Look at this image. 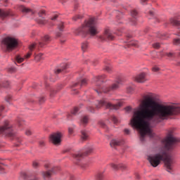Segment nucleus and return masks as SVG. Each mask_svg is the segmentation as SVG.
<instances>
[{"label": "nucleus", "instance_id": "9b49d317", "mask_svg": "<svg viewBox=\"0 0 180 180\" xmlns=\"http://www.w3.org/2000/svg\"><path fill=\"white\" fill-rule=\"evenodd\" d=\"M99 39L103 41L105 40H113L115 37L113 36L112 31H110L109 29H105L103 35L100 36Z\"/></svg>", "mask_w": 180, "mask_h": 180}, {"label": "nucleus", "instance_id": "8fccbe9b", "mask_svg": "<svg viewBox=\"0 0 180 180\" xmlns=\"http://www.w3.org/2000/svg\"><path fill=\"white\" fill-rule=\"evenodd\" d=\"M58 18V15L55 14L53 17L51 18V20H56Z\"/></svg>", "mask_w": 180, "mask_h": 180}, {"label": "nucleus", "instance_id": "20e7f679", "mask_svg": "<svg viewBox=\"0 0 180 180\" xmlns=\"http://www.w3.org/2000/svg\"><path fill=\"white\" fill-rule=\"evenodd\" d=\"M75 34L78 36H86L89 34L90 36H96L99 33V30L96 27V18H91L88 21H86L84 25L82 27L77 29L75 31Z\"/></svg>", "mask_w": 180, "mask_h": 180}, {"label": "nucleus", "instance_id": "dca6fc26", "mask_svg": "<svg viewBox=\"0 0 180 180\" xmlns=\"http://www.w3.org/2000/svg\"><path fill=\"white\" fill-rule=\"evenodd\" d=\"M67 68H68V64L67 63H63L61 66L60 68L57 69L56 70H55V74L57 75L58 74H64L65 72H67Z\"/></svg>", "mask_w": 180, "mask_h": 180}, {"label": "nucleus", "instance_id": "0eeeda50", "mask_svg": "<svg viewBox=\"0 0 180 180\" xmlns=\"http://www.w3.org/2000/svg\"><path fill=\"white\" fill-rule=\"evenodd\" d=\"M0 134L8 136L9 137H12L15 134L13 127L9 121H5L4 125L0 127Z\"/></svg>", "mask_w": 180, "mask_h": 180}, {"label": "nucleus", "instance_id": "680f3d73", "mask_svg": "<svg viewBox=\"0 0 180 180\" xmlns=\"http://www.w3.org/2000/svg\"><path fill=\"white\" fill-rule=\"evenodd\" d=\"M117 13V18H119V16H121L122 15V13L119 11Z\"/></svg>", "mask_w": 180, "mask_h": 180}, {"label": "nucleus", "instance_id": "9d476101", "mask_svg": "<svg viewBox=\"0 0 180 180\" xmlns=\"http://www.w3.org/2000/svg\"><path fill=\"white\" fill-rule=\"evenodd\" d=\"M61 133L60 132L53 133L50 136L49 140L55 146H58L61 143Z\"/></svg>", "mask_w": 180, "mask_h": 180}, {"label": "nucleus", "instance_id": "423d86ee", "mask_svg": "<svg viewBox=\"0 0 180 180\" xmlns=\"http://www.w3.org/2000/svg\"><path fill=\"white\" fill-rule=\"evenodd\" d=\"M1 44L6 47V50L11 51L18 47L19 41L13 37H6L2 40Z\"/></svg>", "mask_w": 180, "mask_h": 180}, {"label": "nucleus", "instance_id": "3c124183", "mask_svg": "<svg viewBox=\"0 0 180 180\" xmlns=\"http://www.w3.org/2000/svg\"><path fill=\"white\" fill-rule=\"evenodd\" d=\"M100 125L101 127H106V124H105L103 122H100Z\"/></svg>", "mask_w": 180, "mask_h": 180}, {"label": "nucleus", "instance_id": "864d4df0", "mask_svg": "<svg viewBox=\"0 0 180 180\" xmlns=\"http://www.w3.org/2000/svg\"><path fill=\"white\" fill-rule=\"evenodd\" d=\"M17 122H18V126H22V120L18 119L17 120Z\"/></svg>", "mask_w": 180, "mask_h": 180}, {"label": "nucleus", "instance_id": "cd10ccee", "mask_svg": "<svg viewBox=\"0 0 180 180\" xmlns=\"http://www.w3.org/2000/svg\"><path fill=\"white\" fill-rule=\"evenodd\" d=\"M37 22L39 25L47 24V20L44 19V18L38 19Z\"/></svg>", "mask_w": 180, "mask_h": 180}, {"label": "nucleus", "instance_id": "bb28decb", "mask_svg": "<svg viewBox=\"0 0 180 180\" xmlns=\"http://www.w3.org/2000/svg\"><path fill=\"white\" fill-rule=\"evenodd\" d=\"M130 46H133L134 47H139V42L136 41H131L128 44V46L130 47Z\"/></svg>", "mask_w": 180, "mask_h": 180}, {"label": "nucleus", "instance_id": "7c9ffc66", "mask_svg": "<svg viewBox=\"0 0 180 180\" xmlns=\"http://www.w3.org/2000/svg\"><path fill=\"white\" fill-rule=\"evenodd\" d=\"M25 58L20 57V56H17L15 57V61H17V63H18L19 64H20V63H23Z\"/></svg>", "mask_w": 180, "mask_h": 180}, {"label": "nucleus", "instance_id": "603ef678", "mask_svg": "<svg viewBox=\"0 0 180 180\" xmlns=\"http://www.w3.org/2000/svg\"><path fill=\"white\" fill-rule=\"evenodd\" d=\"M45 99L44 97H41L39 98V103H43V102H44Z\"/></svg>", "mask_w": 180, "mask_h": 180}, {"label": "nucleus", "instance_id": "4c0bfd02", "mask_svg": "<svg viewBox=\"0 0 180 180\" xmlns=\"http://www.w3.org/2000/svg\"><path fill=\"white\" fill-rule=\"evenodd\" d=\"M153 49H160V43L156 42V43L153 44Z\"/></svg>", "mask_w": 180, "mask_h": 180}, {"label": "nucleus", "instance_id": "de8ad7c7", "mask_svg": "<svg viewBox=\"0 0 180 180\" xmlns=\"http://www.w3.org/2000/svg\"><path fill=\"white\" fill-rule=\"evenodd\" d=\"M3 86H4V88H8V86H9V82H5V84L3 85Z\"/></svg>", "mask_w": 180, "mask_h": 180}, {"label": "nucleus", "instance_id": "58836bf2", "mask_svg": "<svg viewBox=\"0 0 180 180\" xmlns=\"http://www.w3.org/2000/svg\"><path fill=\"white\" fill-rule=\"evenodd\" d=\"M105 70L107 71V72H112V68H110V66H106Z\"/></svg>", "mask_w": 180, "mask_h": 180}, {"label": "nucleus", "instance_id": "2f4dec72", "mask_svg": "<svg viewBox=\"0 0 180 180\" xmlns=\"http://www.w3.org/2000/svg\"><path fill=\"white\" fill-rule=\"evenodd\" d=\"M58 29L60 31L63 32L64 29V22H60V24L58 25Z\"/></svg>", "mask_w": 180, "mask_h": 180}, {"label": "nucleus", "instance_id": "f704fd0d", "mask_svg": "<svg viewBox=\"0 0 180 180\" xmlns=\"http://www.w3.org/2000/svg\"><path fill=\"white\" fill-rule=\"evenodd\" d=\"M32 167L34 168H38V167H39V162L34 161L33 163H32Z\"/></svg>", "mask_w": 180, "mask_h": 180}, {"label": "nucleus", "instance_id": "c9c22d12", "mask_svg": "<svg viewBox=\"0 0 180 180\" xmlns=\"http://www.w3.org/2000/svg\"><path fill=\"white\" fill-rule=\"evenodd\" d=\"M87 110H89V112H91V113H94V112H95V108L92 106H89L87 108Z\"/></svg>", "mask_w": 180, "mask_h": 180}, {"label": "nucleus", "instance_id": "052dcab7", "mask_svg": "<svg viewBox=\"0 0 180 180\" xmlns=\"http://www.w3.org/2000/svg\"><path fill=\"white\" fill-rule=\"evenodd\" d=\"M146 2H147V0H141V3L142 4V5H144Z\"/></svg>", "mask_w": 180, "mask_h": 180}, {"label": "nucleus", "instance_id": "09e8293b", "mask_svg": "<svg viewBox=\"0 0 180 180\" xmlns=\"http://www.w3.org/2000/svg\"><path fill=\"white\" fill-rule=\"evenodd\" d=\"M124 133H125L126 134H130V130L129 129H125L124 130Z\"/></svg>", "mask_w": 180, "mask_h": 180}, {"label": "nucleus", "instance_id": "b1692460", "mask_svg": "<svg viewBox=\"0 0 180 180\" xmlns=\"http://www.w3.org/2000/svg\"><path fill=\"white\" fill-rule=\"evenodd\" d=\"M110 120L113 122L114 124H117L118 123H120V120H119V119H117V117H116L115 115L110 117Z\"/></svg>", "mask_w": 180, "mask_h": 180}, {"label": "nucleus", "instance_id": "c756f323", "mask_svg": "<svg viewBox=\"0 0 180 180\" xmlns=\"http://www.w3.org/2000/svg\"><path fill=\"white\" fill-rule=\"evenodd\" d=\"M134 91V86H128L127 87V92L128 94H132V92Z\"/></svg>", "mask_w": 180, "mask_h": 180}, {"label": "nucleus", "instance_id": "5fc2aeb1", "mask_svg": "<svg viewBox=\"0 0 180 180\" xmlns=\"http://www.w3.org/2000/svg\"><path fill=\"white\" fill-rule=\"evenodd\" d=\"M135 178L136 179H140V174L139 173L135 174Z\"/></svg>", "mask_w": 180, "mask_h": 180}, {"label": "nucleus", "instance_id": "473e14b6", "mask_svg": "<svg viewBox=\"0 0 180 180\" xmlns=\"http://www.w3.org/2000/svg\"><path fill=\"white\" fill-rule=\"evenodd\" d=\"M97 180H103V173H98L97 174Z\"/></svg>", "mask_w": 180, "mask_h": 180}, {"label": "nucleus", "instance_id": "6e6552de", "mask_svg": "<svg viewBox=\"0 0 180 180\" xmlns=\"http://www.w3.org/2000/svg\"><path fill=\"white\" fill-rule=\"evenodd\" d=\"M85 152L84 153H79L74 155V158L76 161H79L84 158V157H86L89 154H91L92 151H94V147L91 145H88L85 146Z\"/></svg>", "mask_w": 180, "mask_h": 180}, {"label": "nucleus", "instance_id": "e2e57ef3", "mask_svg": "<svg viewBox=\"0 0 180 180\" xmlns=\"http://www.w3.org/2000/svg\"><path fill=\"white\" fill-rule=\"evenodd\" d=\"M149 14L153 16V15H154V12H153L152 11H149Z\"/></svg>", "mask_w": 180, "mask_h": 180}, {"label": "nucleus", "instance_id": "49530a36", "mask_svg": "<svg viewBox=\"0 0 180 180\" xmlns=\"http://www.w3.org/2000/svg\"><path fill=\"white\" fill-rule=\"evenodd\" d=\"M68 132H69V134H72V133H74V129L69 127Z\"/></svg>", "mask_w": 180, "mask_h": 180}, {"label": "nucleus", "instance_id": "aec40b11", "mask_svg": "<svg viewBox=\"0 0 180 180\" xmlns=\"http://www.w3.org/2000/svg\"><path fill=\"white\" fill-rule=\"evenodd\" d=\"M81 138L83 140H87L89 138V133L86 130L81 131Z\"/></svg>", "mask_w": 180, "mask_h": 180}, {"label": "nucleus", "instance_id": "37998d69", "mask_svg": "<svg viewBox=\"0 0 180 180\" xmlns=\"http://www.w3.org/2000/svg\"><path fill=\"white\" fill-rule=\"evenodd\" d=\"M81 18H82V16L78 15H76L75 17H73V20H75V22L77 20V19H81Z\"/></svg>", "mask_w": 180, "mask_h": 180}, {"label": "nucleus", "instance_id": "4d7b16f0", "mask_svg": "<svg viewBox=\"0 0 180 180\" xmlns=\"http://www.w3.org/2000/svg\"><path fill=\"white\" fill-rule=\"evenodd\" d=\"M30 56H32V53H28L26 56H25V58H30Z\"/></svg>", "mask_w": 180, "mask_h": 180}, {"label": "nucleus", "instance_id": "412c9836", "mask_svg": "<svg viewBox=\"0 0 180 180\" xmlns=\"http://www.w3.org/2000/svg\"><path fill=\"white\" fill-rule=\"evenodd\" d=\"M78 84H79L80 86H85V85H86V84H88V81L86 80V79H82L79 82L75 83L73 86H77V85H78Z\"/></svg>", "mask_w": 180, "mask_h": 180}, {"label": "nucleus", "instance_id": "a211bd4d", "mask_svg": "<svg viewBox=\"0 0 180 180\" xmlns=\"http://www.w3.org/2000/svg\"><path fill=\"white\" fill-rule=\"evenodd\" d=\"M110 166L115 171H117V169H126V165H124L123 164L116 165L114 163H110Z\"/></svg>", "mask_w": 180, "mask_h": 180}, {"label": "nucleus", "instance_id": "a18cd8bd", "mask_svg": "<svg viewBox=\"0 0 180 180\" xmlns=\"http://www.w3.org/2000/svg\"><path fill=\"white\" fill-rule=\"evenodd\" d=\"M25 134H26V136H30L32 134V131H30V129H27L25 131Z\"/></svg>", "mask_w": 180, "mask_h": 180}, {"label": "nucleus", "instance_id": "69168bd1", "mask_svg": "<svg viewBox=\"0 0 180 180\" xmlns=\"http://www.w3.org/2000/svg\"><path fill=\"white\" fill-rule=\"evenodd\" d=\"M78 8V4H75V9H77Z\"/></svg>", "mask_w": 180, "mask_h": 180}, {"label": "nucleus", "instance_id": "338daca9", "mask_svg": "<svg viewBox=\"0 0 180 180\" xmlns=\"http://www.w3.org/2000/svg\"><path fill=\"white\" fill-rule=\"evenodd\" d=\"M18 143H20V141H22V140H20V139H18Z\"/></svg>", "mask_w": 180, "mask_h": 180}, {"label": "nucleus", "instance_id": "a19ab883", "mask_svg": "<svg viewBox=\"0 0 180 180\" xmlns=\"http://www.w3.org/2000/svg\"><path fill=\"white\" fill-rule=\"evenodd\" d=\"M77 113H78V108H75L72 110V115H76Z\"/></svg>", "mask_w": 180, "mask_h": 180}, {"label": "nucleus", "instance_id": "5701e85b", "mask_svg": "<svg viewBox=\"0 0 180 180\" xmlns=\"http://www.w3.org/2000/svg\"><path fill=\"white\" fill-rule=\"evenodd\" d=\"M161 56H167V57L169 58H175V53H174L172 52L162 53Z\"/></svg>", "mask_w": 180, "mask_h": 180}, {"label": "nucleus", "instance_id": "4be33fe9", "mask_svg": "<svg viewBox=\"0 0 180 180\" xmlns=\"http://www.w3.org/2000/svg\"><path fill=\"white\" fill-rule=\"evenodd\" d=\"M34 60L37 63L41 61V60H43V53H39V54L34 53Z\"/></svg>", "mask_w": 180, "mask_h": 180}, {"label": "nucleus", "instance_id": "ddd939ff", "mask_svg": "<svg viewBox=\"0 0 180 180\" xmlns=\"http://www.w3.org/2000/svg\"><path fill=\"white\" fill-rule=\"evenodd\" d=\"M8 16H13V13L11 11H5L0 9V19L1 20H5Z\"/></svg>", "mask_w": 180, "mask_h": 180}, {"label": "nucleus", "instance_id": "0e129e2a", "mask_svg": "<svg viewBox=\"0 0 180 180\" xmlns=\"http://www.w3.org/2000/svg\"><path fill=\"white\" fill-rule=\"evenodd\" d=\"M56 36H57V37H60V36H61V33H60V32L57 33Z\"/></svg>", "mask_w": 180, "mask_h": 180}, {"label": "nucleus", "instance_id": "f257e3e1", "mask_svg": "<svg viewBox=\"0 0 180 180\" xmlns=\"http://www.w3.org/2000/svg\"><path fill=\"white\" fill-rule=\"evenodd\" d=\"M178 113H180V105L160 104L154 100V95L150 93V97H146L139 108L134 111L130 123L132 127L139 130L141 141H144L146 136L154 137L155 134L150 128V123L158 124Z\"/></svg>", "mask_w": 180, "mask_h": 180}, {"label": "nucleus", "instance_id": "7ed1b4c3", "mask_svg": "<svg viewBox=\"0 0 180 180\" xmlns=\"http://www.w3.org/2000/svg\"><path fill=\"white\" fill-rule=\"evenodd\" d=\"M105 78L106 76L105 75H99L94 78V81L95 83H93L95 85L96 89L95 91L99 95L101 92H104V94H108V92H110V91H116L120 88L121 85H123L122 82V79H119L115 81L110 87L103 88L102 87V84L105 82Z\"/></svg>", "mask_w": 180, "mask_h": 180}, {"label": "nucleus", "instance_id": "f3484780", "mask_svg": "<svg viewBox=\"0 0 180 180\" xmlns=\"http://www.w3.org/2000/svg\"><path fill=\"white\" fill-rule=\"evenodd\" d=\"M131 16L132 19H129L130 25H136L137 22V11L136 10H132L131 11Z\"/></svg>", "mask_w": 180, "mask_h": 180}, {"label": "nucleus", "instance_id": "bf43d9fd", "mask_svg": "<svg viewBox=\"0 0 180 180\" xmlns=\"http://www.w3.org/2000/svg\"><path fill=\"white\" fill-rule=\"evenodd\" d=\"M4 109H5V108L4 107V105H0V112H2L4 110Z\"/></svg>", "mask_w": 180, "mask_h": 180}, {"label": "nucleus", "instance_id": "c03bdc74", "mask_svg": "<svg viewBox=\"0 0 180 180\" xmlns=\"http://www.w3.org/2000/svg\"><path fill=\"white\" fill-rule=\"evenodd\" d=\"M15 71H16V69L15 68H8V72H15Z\"/></svg>", "mask_w": 180, "mask_h": 180}, {"label": "nucleus", "instance_id": "39448f33", "mask_svg": "<svg viewBox=\"0 0 180 180\" xmlns=\"http://www.w3.org/2000/svg\"><path fill=\"white\" fill-rule=\"evenodd\" d=\"M123 105V103L122 101H118L117 104H113L109 101L107 98H103L100 101H98V105H96L97 109H99V108H102V106H104V108H106V109H110L111 110H117L119 108H120Z\"/></svg>", "mask_w": 180, "mask_h": 180}, {"label": "nucleus", "instance_id": "1a4fd4ad", "mask_svg": "<svg viewBox=\"0 0 180 180\" xmlns=\"http://www.w3.org/2000/svg\"><path fill=\"white\" fill-rule=\"evenodd\" d=\"M48 43H50V37L49 35H46L41 40V41H39V44H32L30 46V51H33V50H37V49L42 48Z\"/></svg>", "mask_w": 180, "mask_h": 180}, {"label": "nucleus", "instance_id": "f03ea898", "mask_svg": "<svg viewBox=\"0 0 180 180\" xmlns=\"http://www.w3.org/2000/svg\"><path fill=\"white\" fill-rule=\"evenodd\" d=\"M178 143H180V139L175 138L172 135H169L163 139V147L161 148L160 151L158 153L148 156V160L150 165L154 168H156L158 165L161 164V161H165V165L168 172L172 171L174 161L172 160V158L168 156L167 151H172V150L176 147Z\"/></svg>", "mask_w": 180, "mask_h": 180}, {"label": "nucleus", "instance_id": "13d9d810", "mask_svg": "<svg viewBox=\"0 0 180 180\" xmlns=\"http://www.w3.org/2000/svg\"><path fill=\"white\" fill-rule=\"evenodd\" d=\"M125 110H127V112H130V110H131V107H127Z\"/></svg>", "mask_w": 180, "mask_h": 180}, {"label": "nucleus", "instance_id": "c85d7f7f", "mask_svg": "<svg viewBox=\"0 0 180 180\" xmlns=\"http://www.w3.org/2000/svg\"><path fill=\"white\" fill-rule=\"evenodd\" d=\"M88 49V42L85 41L82 44V51H86Z\"/></svg>", "mask_w": 180, "mask_h": 180}, {"label": "nucleus", "instance_id": "e433bc0d", "mask_svg": "<svg viewBox=\"0 0 180 180\" xmlns=\"http://www.w3.org/2000/svg\"><path fill=\"white\" fill-rule=\"evenodd\" d=\"M45 15H46V11H41L39 13V18H43V16H44Z\"/></svg>", "mask_w": 180, "mask_h": 180}, {"label": "nucleus", "instance_id": "ea45409f", "mask_svg": "<svg viewBox=\"0 0 180 180\" xmlns=\"http://www.w3.org/2000/svg\"><path fill=\"white\" fill-rule=\"evenodd\" d=\"M152 71H153V72H158V71H160V68L158 67L155 66L152 68Z\"/></svg>", "mask_w": 180, "mask_h": 180}, {"label": "nucleus", "instance_id": "72a5a7b5", "mask_svg": "<svg viewBox=\"0 0 180 180\" xmlns=\"http://www.w3.org/2000/svg\"><path fill=\"white\" fill-rule=\"evenodd\" d=\"M173 43L175 46H180V39H174Z\"/></svg>", "mask_w": 180, "mask_h": 180}, {"label": "nucleus", "instance_id": "a878e982", "mask_svg": "<svg viewBox=\"0 0 180 180\" xmlns=\"http://www.w3.org/2000/svg\"><path fill=\"white\" fill-rule=\"evenodd\" d=\"M89 120V119L88 118L87 116H84L82 119H81V123L82 124H86L88 123V121Z\"/></svg>", "mask_w": 180, "mask_h": 180}, {"label": "nucleus", "instance_id": "2eb2a0df", "mask_svg": "<svg viewBox=\"0 0 180 180\" xmlns=\"http://www.w3.org/2000/svg\"><path fill=\"white\" fill-rule=\"evenodd\" d=\"M134 80L136 82L143 83L147 81V77H146V73H141L136 76Z\"/></svg>", "mask_w": 180, "mask_h": 180}, {"label": "nucleus", "instance_id": "f8f14e48", "mask_svg": "<svg viewBox=\"0 0 180 180\" xmlns=\"http://www.w3.org/2000/svg\"><path fill=\"white\" fill-rule=\"evenodd\" d=\"M18 11L22 12V13H24V14L29 13L30 15H34V11H32V9H30L23 5H18Z\"/></svg>", "mask_w": 180, "mask_h": 180}, {"label": "nucleus", "instance_id": "6e6d98bb", "mask_svg": "<svg viewBox=\"0 0 180 180\" xmlns=\"http://www.w3.org/2000/svg\"><path fill=\"white\" fill-rule=\"evenodd\" d=\"M44 144H45L44 141H41L39 142V146H41V147L44 146Z\"/></svg>", "mask_w": 180, "mask_h": 180}, {"label": "nucleus", "instance_id": "393cba45", "mask_svg": "<svg viewBox=\"0 0 180 180\" xmlns=\"http://www.w3.org/2000/svg\"><path fill=\"white\" fill-rule=\"evenodd\" d=\"M170 23L172 25H174V26H179L180 25V21L175 20L174 18L170 19Z\"/></svg>", "mask_w": 180, "mask_h": 180}, {"label": "nucleus", "instance_id": "79ce46f5", "mask_svg": "<svg viewBox=\"0 0 180 180\" xmlns=\"http://www.w3.org/2000/svg\"><path fill=\"white\" fill-rule=\"evenodd\" d=\"M12 99V96L8 95L6 97L5 100L6 102H9Z\"/></svg>", "mask_w": 180, "mask_h": 180}, {"label": "nucleus", "instance_id": "6ab92c4d", "mask_svg": "<svg viewBox=\"0 0 180 180\" xmlns=\"http://www.w3.org/2000/svg\"><path fill=\"white\" fill-rule=\"evenodd\" d=\"M123 141L119 139H112L110 143V147H117V146H122Z\"/></svg>", "mask_w": 180, "mask_h": 180}, {"label": "nucleus", "instance_id": "774afa93", "mask_svg": "<svg viewBox=\"0 0 180 180\" xmlns=\"http://www.w3.org/2000/svg\"><path fill=\"white\" fill-rule=\"evenodd\" d=\"M45 167H46V168H49V165H45Z\"/></svg>", "mask_w": 180, "mask_h": 180}, {"label": "nucleus", "instance_id": "4468645a", "mask_svg": "<svg viewBox=\"0 0 180 180\" xmlns=\"http://www.w3.org/2000/svg\"><path fill=\"white\" fill-rule=\"evenodd\" d=\"M56 169H57V167H54L51 170L43 172L42 175L44 179H50V178H51V175H53V174H56Z\"/></svg>", "mask_w": 180, "mask_h": 180}]
</instances>
